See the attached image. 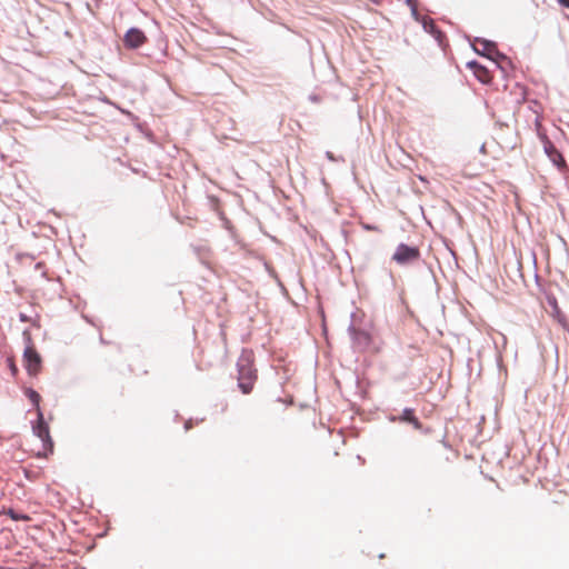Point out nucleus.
Masks as SVG:
<instances>
[{"label":"nucleus","mask_w":569,"mask_h":569,"mask_svg":"<svg viewBox=\"0 0 569 569\" xmlns=\"http://www.w3.org/2000/svg\"><path fill=\"white\" fill-rule=\"evenodd\" d=\"M410 12L413 20L419 22L420 24H422L428 19L427 17H423L418 12L417 7H412V9H410Z\"/></svg>","instance_id":"nucleus-16"},{"label":"nucleus","mask_w":569,"mask_h":569,"mask_svg":"<svg viewBox=\"0 0 569 569\" xmlns=\"http://www.w3.org/2000/svg\"><path fill=\"white\" fill-rule=\"evenodd\" d=\"M0 515H8L12 520L14 521H29L30 520V517L28 515H24V513H19L17 512L16 510L11 509V508H2L0 510Z\"/></svg>","instance_id":"nucleus-13"},{"label":"nucleus","mask_w":569,"mask_h":569,"mask_svg":"<svg viewBox=\"0 0 569 569\" xmlns=\"http://www.w3.org/2000/svg\"><path fill=\"white\" fill-rule=\"evenodd\" d=\"M11 370H12L13 372H16V371H17V368H16V366H14L13 363H11Z\"/></svg>","instance_id":"nucleus-22"},{"label":"nucleus","mask_w":569,"mask_h":569,"mask_svg":"<svg viewBox=\"0 0 569 569\" xmlns=\"http://www.w3.org/2000/svg\"><path fill=\"white\" fill-rule=\"evenodd\" d=\"M466 66L469 70L472 71V73L475 74L479 82H481L482 84L491 83L493 76L492 71L489 70L488 67H486L485 64L475 59L468 61Z\"/></svg>","instance_id":"nucleus-5"},{"label":"nucleus","mask_w":569,"mask_h":569,"mask_svg":"<svg viewBox=\"0 0 569 569\" xmlns=\"http://www.w3.org/2000/svg\"><path fill=\"white\" fill-rule=\"evenodd\" d=\"M558 3L563 8H569V0H557Z\"/></svg>","instance_id":"nucleus-19"},{"label":"nucleus","mask_w":569,"mask_h":569,"mask_svg":"<svg viewBox=\"0 0 569 569\" xmlns=\"http://www.w3.org/2000/svg\"><path fill=\"white\" fill-rule=\"evenodd\" d=\"M405 3H406L410 9H412V7H416V2H415V0H405Z\"/></svg>","instance_id":"nucleus-20"},{"label":"nucleus","mask_w":569,"mask_h":569,"mask_svg":"<svg viewBox=\"0 0 569 569\" xmlns=\"http://www.w3.org/2000/svg\"><path fill=\"white\" fill-rule=\"evenodd\" d=\"M238 386L243 395H249L253 390L257 380V370L253 368V361L249 356H242L237 362Z\"/></svg>","instance_id":"nucleus-2"},{"label":"nucleus","mask_w":569,"mask_h":569,"mask_svg":"<svg viewBox=\"0 0 569 569\" xmlns=\"http://www.w3.org/2000/svg\"><path fill=\"white\" fill-rule=\"evenodd\" d=\"M23 358L28 373L31 376L38 375L41 368V357L37 350L32 346L27 347Z\"/></svg>","instance_id":"nucleus-6"},{"label":"nucleus","mask_w":569,"mask_h":569,"mask_svg":"<svg viewBox=\"0 0 569 569\" xmlns=\"http://www.w3.org/2000/svg\"><path fill=\"white\" fill-rule=\"evenodd\" d=\"M547 300H548L549 306H550V307H551V309H552V316H553L555 318H557L558 320H560V317H561L562 315H561V311H560V309H559V307H558L557 299H556L555 297H552V296H549V297L547 298Z\"/></svg>","instance_id":"nucleus-15"},{"label":"nucleus","mask_w":569,"mask_h":569,"mask_svg":"<svg viewBox=\"0 0 569 569\" xmlns=\"http://www.w3.org/2000/svg\"><path fill=\"white\" fill-rule=\"evenodd\" d=\"M362 227L365 229H367V230L380 231V229L377 226H370V224H367V223H362Z\"/></svg>","instance_id":"nucleus-18"},{"label":"nucleus","mask_w":569,"mask_h":569,"mask_svg":"<svg viewBox=\"0 0 569 569\" xmlns=\"http://www.w3.org/2000/svg\"><path fill=\"white\" fill-rule=\"evenodd\" d=\"M375 4H380L381 0H371Z\"/></svg>","instance_id":"nucleus-23"},{"label":"nucleus","mask_w":569,"mask_h":569,"mask_svg":"<svg viewBox=\"0 0 569 569\" xmlns=\"http://www.w3.org/2000/svg\"><path fill=\"white\" fill-rule=\"evenodd\" d=\"M491 62L500 71L502 78L508 77L509 72L513 70V63L510 58L498 50L492 52Z\"/></svg>","instance_id":"nucleus-8"},{"label":"nucleus","mask_w":569,"mask_h":569,"mask_svg":"<svg viewBox=\"0 0 569 569\" xmlns=\"http://www.w3.org/2000/svg\"><path fill=\"white\" fill-rule=\"evenodd\" d=\"M360 80H361L360 78H357L358 86H363L362 83H359Z\"/></svg>","instance_id":"nucleus-24"},{"label":"nucleus","mask_w":569,"mask_h":569,"mask_svg":"<svg viewBox=\"0 0 569 569\" xmlns=\"http://www.w3.org/2000/svg\"><path fill=\"white\" fill-rule=\"evenodd\" d=\"M423 30L429 33L440 47L447 42L446 33L437 26L436 21L428 18L422 24Z\"/></svg>","instance_id":"nucleus-10"},{"label":"nucleus","mask_w":569,"mask_h":569,"mask_svg":"<svg viewBox=\"0 0 569 569\" xmlns=\"http://www.w3.org/2000/svg\"><path fill=\"white\" fill-rule=\"evenodd\" d=\"M340 91L343 92V93H350L352 96V100L355 99V94L350 91V90H347L345 89L343 87H339Z\"/></svg>","instance_id":"nucleus-21"},{"label":"nucleus","mask_w":569,"mask_h":569,"mask_svg":"<svg viewBox=\"0 0 569 569\" xmlns=\"http://www.w3.org/2000/svg\"><path fill=\"white\" fill-rule=\"evenodd\" d=\"M33 433L42 441V455L47 457L49 453L53 452V441L50 436L49 427L44 422L43 413L39 410L37 425L32 427Z\"/></svg>","instance_id":"nucleus-3"},{"label":"nucleus","mask_w":569,"mask_h":569,"mask_svg":"<svg viewBox=\"0 0 569 569\" xmlns=\"http://www.w3.org/2000/svg\"><path fill=\"white\" fill-rule=\"evenodd\" d=\"M465 37L469 41L470 47L475 53L491 61L492 52L497 50V43L495 41L481 37H471L468 34Z\"/></svg>","instance_id":"nucleus-4"},{"label":"nucleus","mask_w":569,"mask_h":569,"mask_svg":"<svg viewBox=\"0 0 569 569\" xmlns=\"http://www.w3.org/2000/svg\"><path fill=\"white\" fill-rule=\"evenodd\" d=\"M147 41V37L139 28H130L123 38V43L129 49H138Z\"/></svg>","instance_id":"nucleus-9"},{"label":"nucleus","mask_w":569,"mask_h":569,"mask_svg":"<svg viewBox=\"0 0 569 569\" xmlns=\"http://www.w3.org/2000/svg\"><path fill=\"white\" fill-rule=\"evenodd\" d=\"M358 323L360 326L358 327V348L372 355L380 352L383 342L373 327L372 319L362 312L361 317L358 315Z\"/></svg>","instance_id":"nucleus-1"},{"label":"nucleus","mask_w":569,"mask_h":569,"mask_svg":"<svg viewBox=\"0 0 569 569\" xmlns=\"http://www.w3.org/2000/svg\"><path fill=\"white\" fill-rule=\"evenodd\" d=\"M310 100H311V102H313V103H323V102H326L325 100H322L321 98H319V96H317V94H312V96H310Z\"/></svg>","instance_id":"nucleus-17"},{"label":"nucleus","mask_w":569,"mask_h":569,"mask_svg":"<svg viewBox=\"0 0 569 569\" xmlns=\"http://www.w3.org/2000/svg\"><path fill=\"white\" fill-rule=\"evenodd\" d=\"M420 252L419 249L416 247H409L407 244H400L398 246L395 254L393 260H396L400 264H405L411 261H415L419 258Z\"/></svg>","instance_id":"nucleus-7"},{"label":"nucleus","mask_w":569,"mask_h":569,"mask_svg":"<svg viewBox=\"0 0 569 569\" xmlns=\"http://www.w3.org/2000/svg\"><path fill=\"white\" fill-rule=\"evenodd\" d=\"M545 152L547 153L550 161L559 169L563 170L567 168L566 160L563 159L562 154L557 150V148L547 140L545 142Z\"/></svg>","instance_id":"nucleus-11"},{"label":"nucleus","mask_w":569,"mask_h":569,"mask_svg":"<svg viewBox=\"0 0 569 569\" xmlns=\"http://www.w3.org/2000/svg\"><path fill=\"white\" fill-rule=\"evenodd\" d=\"M24 395L33 403V406L37 409V415L39 416V410H41L40 409L41 396L36 390H33L31 388L26 389Z\"/></svg>","instance_id":"nucleus-14"},{"label":"nucleus","mask_w":569,"mask_h":569,"mask_svg":"<svg viewBox=\"0 0 569 569\" xmlns=\"http://www.w3.org/2000/svg\"><path fill=\"white\" fill-rule=\"evenodd\" d=\"M398 420L401 421V422H408V423L412 425V427L416 430H420L422 428L421 422L415 416V410L413 409H409V408L405 409L402 411L401 416L398 418Z\"/></svg>","instance_id":"nucleus-12"}]
</instances>
